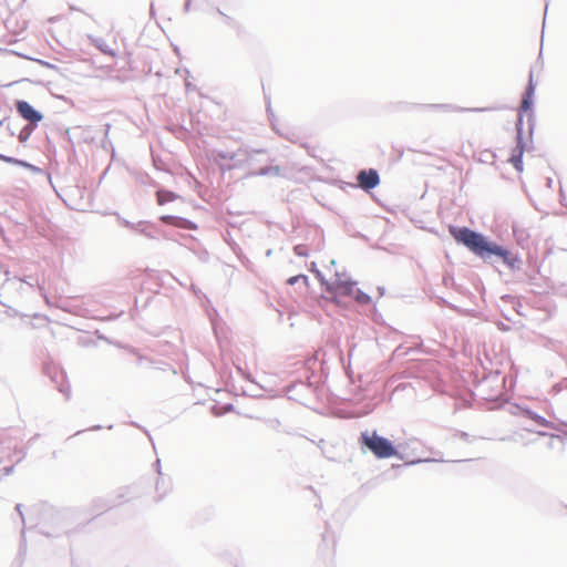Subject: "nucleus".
Masks as SVG:
<instances>
[{
    "instance_id": "f257e3e1",
    "label": "nucleus",
    "mask_w": 567,
    "mask_h": 567,
    "mask_svg": "<svg viewBox=\"0 0 567 567\" xmlns=\"http://www.w3.org/2000/svg\"><path fill=\"white\" fill-rule=\"evenodd\" d=\"M449 231L458 244L482 258L488 255L498 256L511 269H515L519 262L517 256L495 243L487 241L482 234L467 227L450 226Z\"/></svg>"
},
{
    "instance_id": "f03ea898",
    "label": "nucleus",
    "mask_w": 567,
    "mask_h": 567,
    "mask_svg": "<svg viewBox=\"0 0 567 567\" xmlns=\"http://www.w3.org/2000/svg\"><path fill=\"white\" fill-rule=\"evenodd\" d=\"M534 94H535V86L530 79L528 86L526 89V92L524 94L523 101H522L520 112L518 114V121L516 124V127H517L516 145L511 151V155L508 156V159H507L515 167V169L518 173H522L524 171L522 157L525 152V144H524L523 137H522V123H523V114L522 113L530 110Z\"/></svg>"
},
{
    "instance_id": "7ed1b4c3",
    "label": "nucleus",
    "mask_w": 567,
    "mask_h": 567,
    "mask_svg": "<svg viewBox=\"0 0 567 567\" xmlns=\"http://www.w3.org/2000/svg\"><path fill=\"white\" fill-rule=\"evenodd\" d=\"M361 442L378 458H390L398 455L394 445L388 439L378 435L375 431L362 433Z\"/></svg>"
},
{
    "instance_id": "20e7f679",
    "label": "nucleus",
    "mask_w": 567,
    "mask_h": 567,
    "mask_svg": "<svg viewBox=\"0 0 567 567\" xmlns=\"http://www.w3.org/2000/svg\"><path fill=\"white\" fill-rule=\"evenodd\" d=\"M328 291L336 296H348L352 297L355 301L361 305H368L371 302V298L368 293L361 291L357 284L342 278H337L334 281L329 284Z\"/></svg>"
},
{
    "instance_id": "39448f33",
    "label": "nucleus",
    "mask_w": 567,
    "mask_h": 567,
    "mask_svg": "<svg viewBox=\"0 0 567 567\" xmlns=\"http://www.w3.org/2000/svg\"><path fill=\"white\" fill-rule=\"evenodd\" d=\"M358 185L364 189L370 190L380 184V177L375 169H362L357 176Z\"/></svg>"
},
{
    "instance_id": "423d86ee",
    "label": "nucleus",
    "mask_w": 567,
    "mask_h": 567,
    "mask_svg": "<svg viewBox=\"0 0 567 567\" xmlns=\"http://www.w3.org/2000/svg\"><path fill=\"white\" fill-rule=\"evenodd\" d=\"M18 113L27 121L31 123H38L42 120V115L35 111L28 102L18 101L16 103Z\"/></svg>"
},
{
    "instance_id": "0eeeda50",
    "label": "nucleus",
    "mask_w": 567,
    "mask_h": 567,
    "mask_svg": "<svg viewBox=\"0 0 567 567\" xmlns=\"http://www.w3.org/2000/svg\"><path fill=\"white\" fill-rule=\"evenodd\" d=\"M161 220L167 225H172V226H175L178 228L190 229V230H194L197 228V226L193 221L182 218V217L173 216V215H164L161 217Z\"/></svg>"
},
{
    "instance_id": "6e6552de",
    "label": "nucleus",
    "mask_w": 567,
    "mask_h": 567,
    "mask_svg": "<svg viewBox=\"0 0 567 567\" xmlns=\"http://www.w3.org/2000/svg\"><path fill=\"white\" fill-rule=\"evenodd\" d=\"M524 413H525V415L528 419H530L532 421H534L538 425L545 426V427H548V429H555L553 422H550V421L546 420L545 417L536 414L535 412H533L530 410H526Z\"/></svg>"
},
{
    "instance_id": "1a4fd4ad",
    "label": "nucleus",
    "mask_w": 567,
    "mask_h": 567,
    "mask_svg": "<svg viewBox=\"0 0 567 567\" xmlns=\"http://www.w3.org/2000/svg\"><path fill=\"white\" fill-rule=\"evenodd\" d=\"M156 197H157L158 205H164L166 203L177 199L178 196L175 193L169 192V190H158L156 193Z\"/></svg>"
},
{
    "instance_id": "9d476101",
    "label": "nucleus",
    "mask_w": 567,
    "mask_h": 567,
    "mask_svg": "<svg viewBox=\"0 0 567 567\" xmlns=\"http://www.w3.org/2000/svg\"><path fill=\"white\" fill-rule=\"evenodd\" d=\"M275 172L276 174L279 173V167H270V166H267V167H261L259 168L258 171H256L257 174H260V175H266V174H269L271 172Z\"/></svg>"
},
{
    "instance_id": "9b49d317",
    "label": "nucleus",
    "mask_w": 567,
    "mask_h": 567,
    "mask_svg": "<svg viewBox=\"0 0 567 567\" xmlns=\"http://www.w3.org/2000/svg\"><path fill=\"white\" fill-rule=\"evenodd\" d=\"M300 279H302V280H303V281H306V282H307V280H308L307 276H305V275H297V276H292V277H290V278L287 280V284H288L289 286H292V285L297 284Z\"/></svg>"
},
{
    "instance_id": "f8f14e48",
    "label": "nucleus",
    "mask_w": 567,
    "mask_h": 567,
    "mask_svg": "<svg viewBox=\"0 0 567 567\" xmlns=\"http://www.w3.org/2000/svg\"><path fill=\"white\" fill-rule=\"evenodd\" d=\"M256 155H262V156H265V157H266V161H268V159H269L268 155H267V154H265V153H262V152H257V153H256Z\"/></svg>"
},
{
    "instance_id": "ddd939ff",
    "label": "nucleus",
    "mask_w": 567,
    "mask_h": 567,
    "mask_svg": "<svg viewBox=\"0 0 567 567\" xmlns=\"http://www.w3.org/2000/svg\"><path fill=\"white\" fill-rule=\"evenodd\" d=\"M1 158H2L3 161H6V162H12V161H13L12 158L4 157V156H2Z\"/></svg>"
}]
</instances>
